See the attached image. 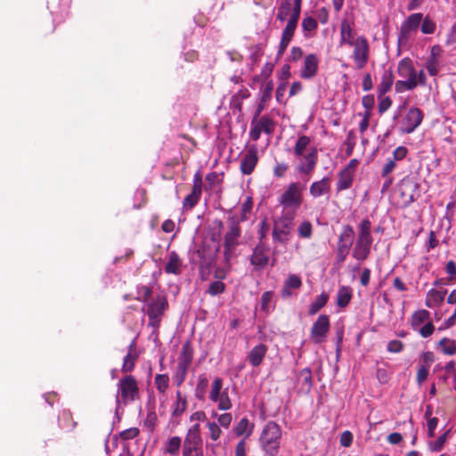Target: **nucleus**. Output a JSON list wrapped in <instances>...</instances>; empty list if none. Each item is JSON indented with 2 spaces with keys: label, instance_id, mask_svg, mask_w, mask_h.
I'll return each instance as SVG.
<instances>
[{
  "label": "nucleus",
  "instance_id": "obj_4",
  "mask_svg": "<svg viewBox=\"0 0 456 456\" xmlns=\"http://www.w3.org/2000/svg\"><path fill=\"white\" fill-rule=\"evenodd\" d=\"M304 186L299 183H290L281 195L279 202L283 207V211H297L303 202Z\"/></svg>",
  "mask_w": 456,
  "mask_h": 456
},
{
  "label": "nucleus",
  "instance_id": "obj_26",
  "mask_svg": "<svg viewBox=\"0 0 456 456\" xmlns=\"http://www.w3.org/2000/svg\"><path fill=\"white\" fill-rule=\"evenodd\" d=\"M330 180L328 177H323L320 181L314 182L309 188V193L314 198L321 197L330 191Z\"/></svg>",
  "mask_w": 456,
  "mask_h": 456
},
{
  "label": "nucleus",
  "instance_id": "obj_20",
  "mask_svg": "<svg viewBox=\"0 0 456 456\" xmlns=\"http://www.w3.org/2000/svg\"><path fill=\"white\" fill-rule=\"evenodd\" d=\"M355 30L353 28L351 23L347 20H343L340 23V41L339 45H350L355 43L357 37Z\"/></svg>",
  "mask_w": 456,
  "mask_h": 456
},
{
  "label": "nucleus",
  "instance_id": "obj_11",
  "mask_svg": "<svg viewBox=\"0 0 456 456\" xmlns=\"http://www.w3.org/2000/svg\"><path fill=\"white\" fill-rule=\"evenodd\" d=\"M121 401L124 404L133 402L139 397V387L135 378L132 375H126L121 379L118 384Z\"/></svg>",
  "mask_w": 456,
  "mask_h": 456
},
{
  "label": "nucleus",
  "instance_id": "obj_5",
  "mask_svg": "<svg viewBox=\"0 0 456 456\" xmlns=\"http://www.w3.org/2000/svg\"><path fill=\"white\" fill-rule=\"evenodd\" d=\"M183 456H203L200 424L189 428L183 441Z\"/></svg>",
  "mask_w": 456,
  "mask_h": 456
},
{
  "label": "nucleus",
  "instance_id": "obj_31",
  "mask_svg": "<svg viewBox=\"0 0 456 456\" xmlns=\"http://www.w3.org/2000/svg\"><path fill=\"white\" fill-rule=\"evenodd\" d=\"M446 292V290L430 289L427 294L425 305L429 308L440 305L444 300Z\"/></svg>",
  "mask_w": 456,
  "mask_h": 456
},
{
  "label": "nucleus",
  "instance_id": "obj_44",
  "mask_svg": "<svg viewBox=\"0 0 456 456\" xmlns=\"http://www.w3.org/2000/svg\"><path fill=\"white\" fill-rule=\"evenodd\" d=\"M418 86L417 80L413 79H406V80H398L395 82V89L396 93H403L405 90L411 91Z\"/></svg>",
  "mask_w": 456,
  "mask_h": 456
},
{
  "label": "nucleus",
  "instance_id": "obj_24",
  "mask_svg": "<svg viewBox=\"0 0 456 456\" xmlns=\"http://www.w3.org/2000/svg\"><path fill=\"white\" fill-rule=\"evenodd\" d=\"M395 81V76L391 69H385L381 77L380 82L378 85V99H380L392 88Z\"/></svg>",
  "mask_w": 456,
  "mask_h": 456
},
{
  "label": "nucleus",
  "instance_id": "obj_64",
  "mask_svg": "<svg viewBox=\"0 0 456 456\" xmlns=\"http://www.w3.org/2000/svg\"><path fill=\"white\" fill-rule=\"evenodd\" d=\"M445 271L449 274L448 281L453 282L456 280V263L450 260L445 266Z\"/></svg>",
  "mask_w": 456,
  "mask_h": 456
},
{
  "label": "nucleus",
  "instance_id": "obj_53",
  "mask_svg": "<svg viewBox=\"0 0 456 456\" xmlns=\"http://www.w3.org/2000/svg\"><path fill=\"white\" fill-rule=\"evenodd\" d=\"M302 28L305 32H314L318 28L317 20L313 17H305L302 20Z\"/></svg>",
  "mask_w": 456,
  "mask_h": 456
},
{
  "label": "nucleus",
  "instance_id": "obj_54",
  "mask_svg": "<svg viewBox=\"0 0 456 456\" xmlns=\"http://www.w3.org/2000/svg\"><path fill=\"white\" fill-rule=\"evenodd\" d=\"M356 136L354 131H349L347 134L345 144L346 145V155L351 156L355 146Z\"/></svg>",
  "mask_w": 456,
  "mask_h": 456
},
{
  "label": "nucleus",
  "instance_id": "obj_36",
  "mask_svg": "<svg viewBox=\"0 0 456 456\" xmlns=\"http://www.w3.org/2000/svg\"><path fill=\"white\" fill-rule=\"evenodd\" d=\"M297 382L304 391L309 392L313 387L312 372L309 368H305L298 372Z\"/></svg>",
  "mask_w": 456,
  "mask_h": 456
},
{
  "label": "nucleus",
  "instance_id": "obj_50",
  "mask_svg": "<svg viewBox=\"0 0 456 456\" xmlns=\"http://www.w3.org/2000/svg\"><path fill=\"white\" fill-rule=\"evenodd\" d=\"M223 379L220 377L215 378L211 385L209 399L211 401L217 400V395L223 391Z\"/></svg>",
  "mask_w": 456,
  "mask_h": 456
},
{
  "label": "nucleus",
  "instance_id": "obj_13",
  "mask_svg": "<svg viewBox=\"0 0 456 456\" xmlns=\"http://www.w3.org/2000/svg\"><path fill=\"white\" fill-rule=\"evenodd\" d=\"M275 129V121L267 115L261 116L259 119L252 118L250 122L249 137L253 141H257L261 133L271 135Z\"/></svg>",
  "mask_w": 456,
  "mask_h": 456
},
{
  "label": "nucleus",
  "instance_id": "obj_15",
  "mask_svg": "<svg viewBox=\"0 0 456 456\" xmlns=\"http://www.w3.org/2000/svg\"><path fill=\"white\" fill-rule=\"evenodd\" d=\"M228 230L224 235V246L237 248L241 236V227L239 217L232 216L228 217Z\"/></svg>",
  "mask_w": 456,
  "mask_h": 456
},
{
  "label": "nucleus",
  "instance_id": "obj_41",
  "mask_svg": "<svg viewBox=\"0 0 456 456\" xmlns=\"http://www.w3.org/2000/svg\"><path fill=\"white\" fill-rule=\"evenodd\" d=\"M329 300V296L326 293H322L315 300L309 305L308 314L314 315L323 308Z\"/></svg>",
  "mask_w": 456,
  "mask_h": 456
},
{
  "label": "nucleus",
  "instance_id": "obj_17",
  "mask_svg": "<svg viewBox=\"0 0 456 456\" xmlns=\"http://www.w3.org/2000/svg\"><path fill=\"white\" fill-rule=\"evenodd\" d=\"M297 169L300 174L310 175L315 168L318 162V150L312 147L307 154H303Z\"/></svg>",
  "mask_w": 456,
  "mask_h": 456
},
{
  "label": "nucleus",
  "instance_id": "obj_8",
  "mask_svg": "<svg viewBox=\"0 0 456 456\" xmlns=\"http://www.w3.org/2000/svg\"><path fill=\"white\" fill-rule=\"evenodd\" d=\"M353 47L352 58L358 69H363L370 59V44L364 36H358Z\"/></svg>",
  "mask_w": 456,
  "mask_h": 456
},
{
  "label": "nucleus",
  "instance_id": "obj_57",
  "mask_svg": "<svg viewBox=\"0 0 456 456\" xmlns=\"http://www.w3.org/2000/svg\"><path fill=\"white\" fill-rule=\"evenodd\" d=\"M225 285L224 282L216 281L210 283L208 287V293L212 296L221 294L224 291Z\"/></svg>",
  "mask_w": 456,
  "mask_h": 456
},
{
  "label": "nucleus",
  "instance_id": "obj_62",
  "mask_svg": "<svg viewBox=\"0 0 456 456\" xmlns=\"http://www.w3.org/2000/svg\"><path fill=\"white\" fill-rule=\"evenodd\" d=\"M429 373V366L428 365H421L417 372V382L419 385H421L428 378Z\"/></svg>",
  "mask_w": 456,
  "mask_h": 456
},
{
  "label": "nucleus",
  "instance_id": "obj_30",
  "mask_svg": "<svg viewBox=\"0 0 456 456\" xmlns=\"http://www.w3.org/2000/svg\"><path fill=\"white\" fill-rule=\"evenodd\" d=\"M302 286L301 278L297 274H289L287 280L284 282L283 288L281 289V297H289L292 295L291 289H300Z\"/></svg>",
  "mask_w": 456,
  "mask_h": 456
},
{
  "label": "nucleus",
  "instance_id": "obj_60",
  "mask_svg": "<svg viewBox=\"0 0 456 456\" xmlns=\"http://www.w3.org/2000/svg\"><path fill=\"white\" fill-rule=\"evenodd\" d=\"M362 104L364 107V111H369L371 114V110L375 104V98L373 94L364 95L362 99Z\"/></svg>",
  "mask_w": 456,
  "mask_h": 456
},
{
  "label": "nucleus",
  "instance_id": "obj_19",
  "mask_svg": "<svg viewBox=\"0 0 456 456\" xmlns=\"http://www.w3.org/2000/svg\"><path fill=\"white\" fill-rule=\"evenodd\" d=\"M319 60L316 54L310 53L305 57L303 66L300 70V77L303 79H311L318 72Z\"/></svg>",
  "mask_w": 456,
  "mask_h": 456
},
{
  "label": "nucleus",
  "instance_id": "obj_42",
  "mask_svg": "<svg viewBox=\"0 0 456 456\" xmlns=\"http://www.w3.org/2000/svg\"><path fill=\"white\" fill-rule=\"evenodd\" d=\"M212 402L217 403V408L221 411L230 410L232 406L227 389H224L219 395H217V400Z\"/></svg>",
  "mask_w": 456,
  "mask_h": 456
},
{
  "label": "nucleus",
  "instance_id": "obj_48",
  "mask_svg": "<svg viewBox=\"0 0 456 456\" xmlns=\"http://www.w3.org/2000/svg\"><path fill=\"white\" fill-rule=\"evenodd\" d=\"M182 444V439L180 436H173L171 437L166 445V452L170 455H175L178 453Z\"/></svg>",
  "mask_w": 456,
  "mask_h": 456
},
{
  "label": "nucleus",
  "instance_id": "obj_52",
  "mask_svg": "<svg viewBox=\"0 0 456 456\" xmlns=\"http://www.w3.org/2000/svg\"><path fill=\"white\" fill-rule=\"evenodd\" d=\"M253 208V200L251 197H247L243 201L240 208V217H239L240 223L248 220V214H249Z\"/></svg>",
  "mask_w": 456,
  "mask_h": 456
},
{
  "label": "nucleus",
  "instance_id": "obj_21",
  "mask_svg": "<svg viewBox=\"0 0 456 456\" xmlns=\"http://www.w3.org/2000/svg\"><path fill=\"white\" fill-rule=\"evenodd\" d=\"M268 347L265 344H258L255 346L248 354L247 355V361L249 362V364L252 367H258L262 364L266 353H267Z\"/></svg>",
  "mask_w": 456,
  "mask_h": 456
},
{
  "label": "nucleus",
  "instance_id": "obj_1",
  "mask_svg": "<svg viewBox=\"0 0 456 456\" xmlns=\"http://www.w3.org/2000/svg\"><path fill=\"white\" fill-rule=\"evenodd\" d=\"M302 0H281L277 9L276 19L281 22L285 21L289 15V19L282 31L281 38L277 52V57H281L289 45L290 44L301 13Z\"/></svg>",
  "mask_w": 456,
  "mask_h": 456
},
{
  "label": "nucleus",
  "instance_id": "obj_32",
  "mask_svg": "<svg viewBox=\"0 0 456 456\" xmlns=\"http://www.w3.org/2000/svg\"><path fill=\"white\" fill-rule=\"evenodd\" d=\"M370 247L371 244L356 240L352 252L353 257L358 261L366 260L370 254Z\"/></svg>",
  "mask_w": 456,
  "mask_h": 456
},
{
  "label": "nucleus",
  "instance_id": "obj_16",
  "mask_svg": "<svg viewBox=\"0 0 456 456\" xmlns=\"http://www.w3.org/2000/svg\"><path fill=\"white\" fill-rule=\"evenodd\" d=\"M258 163V151L256 144L250 145L240 159V170L243 175H248L253 173Z\"/></svg>",
  "mask_w": 456,
  "mask_h": 456
},
{
  "label": "nucleus",
  "instance_id": "obj_59",
  "mask_svg": "<svg viewBox=\"0 0 456 456\" xmlns=\"http://www.w3.org/2000/svg\"><path fill=\"white\" fill-rule=\"evenodd\" d=\"M273 90V82L272 80L268 81L264 89L262 90L261 99L263 102H267L272 98V94Z\"/></svg>",
  "mask_w": 456,
  "mask_h": 456
},
{
  "label": "nucleus",
  "instance_id": "obj_6",
  "mask_svg": "<svg viewBox=\"0 0 456 456\" xmlns=\"http://www.w3.org/2000/svg\"><path fill=\"white\" fill-rule=\"evenodd\" d=\"M354 230L352 225L346 224L343 226L340 235L337 242V251L335 256V264L342 265L347 255L350 252V248L354 242Z\"/></svg>",
  "mask_w": 456,
  "mask_h": 456
},
{
  "label": "nucleus",
  "instance_id": "obj_25",
  "mask_svg": "<svg viewBox=\"0 0 456 456\" xmlns=\"http://www.w3.org/2000/svg\"><path fill=\"white\" fill-rule=\"evenodd\" d=\"M397 72L403 78L417 80L416 70L409 58H403L398 62Z\"/></svg>",
  "mask_w": 456,
  "mask_h": 456
},
{
  "label": "nucleus",
  "instance_id": "obj_40",
  "mask_svg": "<svg viewBox=\"0 0 456 456\" xmlns=\"http://www.w3.org/2000/svg\"><path fill=\"white\" fill-rule=\"evenodd\" d=\"M311 143V138L305 134H301L298 136L295 146H294V155L296 157L303 156L305 151Z\"/></svg>",
  "mask_w": 456,
  "mask_h": 456
},
{
  "label": "nucleus",
  "instance_id": "obj_56",
  "mask_svg": "<svg viewBox=\"0 0 456 456\" xmlns=\"http://www.w3.org/2000/svg\"><path fill=\"white\" fill-rule=\"evenodd\" d=\"M273 297V293L272 291H265L262 294L261 297V310L264 312H269L270 303L272 302Z\"/></svg>",
  "mask_w": 456,
  "mask_h": 456
},
{
  "label": "nucleus",
  "instance_id": "obj_22",
  "mask_svg": "<svg viewBox=\"0 0 456 456\" xmlns=\"http://www.w3.org/2000/svg\"><path fill=\"white\" fill-rule=\"evenodd\" d=\"M183 260L175 251L167 254V261L164 271L167 274L178 275L182 273Z\"/></svg>",
  "mask_w": 456,
  "mask_h": 456
},
{
  "label": "nucleus",
  "instance_id": "obj_45",
  "mask_svg": "<svg viewBox=\"0 0 456 456\" xmlns=\"http://www.w3.org/2000/svg\"><path fill=\"white\" fill-rule=\"evenodd\" d=\"M444 354L447 355L456 354V341L451 338H444L439 342Z\"/></svg>",
  "mask_w": 456,
  "mask_h": 456
},
{
  "label": "nucleus",
  "instance_id": "obj_55",
  "mask_svg": "<svg viewBox=\"0 0 456 456\" xmlns=\"http://www.w3.org/2000/svg\"><path fill=\"white\" fill-rule=\"evenodd\" d=\"M207 427L209 431V436L213 441H216L220 438L222 430L219 428V425L216 422H208Z\"/></svg>",
  "mask_w": 456,
  "mask_h": 456
},
{
  "label": "nucleus",
  "instance_id": "obj_63",
  "mask_svg": "<svg viewBox=\"0 0 456 456\" xmlns=\"http://www.w3.org/2000/svg\"><path fill=\"white\" fill-rule=\"evenodd\" d=\"M408 154V149L404 146H398L393 151V160L401 161L403 160Z\"/></svg>",
  "mask_w": 456,
  "mask_h": 456
},
{
  "label": "nucleus",
  "instance_id": "obj_27",
  "mask_svg": "<svg viewBox=\"0 0 456 456\" xmlns=\"http://www.w3.org/2000/svg\"><path fill=\"white\" fill-rule=\"evenodd\" d=\"M423 20L422 13L416 12L408 16L405 21L401 26V33L403 36L409 35L411 31L416 30Z\"/></svg>",
  "mask_w": 456,
  "mask_h": 456
},
{
  "label": "nucleus",
  "instance_id": "obj_47",
  "mask_svg": "<svg viewBox=\"0 0 456 456\" xmlns=\"http://www.w3.org/2000/svg\"><path fill=\"white\" fill-rule=\"evenodd\" d=\"M154 383L158 391L165 394L169 387V377L167 374H157L154 379Z\"/></svg>",
  "mask_w": 456,
  "mask_h": 456
},
{
  "label": "nucleus",
  "instance_id": "obj_28",
  "mask_svg": "<svg viewBox=\"0 0 456 456\" xmlns=\"http://www.w3.org/2000/svg\"><path fill=\"white\" fill-rule=\"evenodd\" d=\"M193 354L194 350L191 342L190 340L185 341L182 346L177 364L189 368L193 360Z\"/></svg>",
  "mask_w": 456,
  "mask_h": 456
},
{
  "label": "nucleus",
  "instance_id": "obj_37",
  "mask_svg": "<svg viewBox=\"0 0 456 456\" xmlns=\"http://www.w3.org/2000/svg\"><path fill=\"white\" fill-rule=\"evenodd\" d=\"M352 299V289L347 286H341L337 294V305L344 308L348 305Z\"/></svg>",
  "mask_w": 456,
  "mask_h": 456
},
{
  "label": "nucleus",
  "instance_id": "obj_7",
  "mask_svg": "<svg viewBox=\"0 0 456 456\" xmlns=\"http://www.w3.org/2000/svg\"><path fill=\"white\" fill-rule=\"evenodd\" d=\"M418 190L419 183L414 177L410 175L403 177L397 186V193L401 199V205L403 207H408L414 202Z\"/></svg>",
  "mask_w": 456,
  "mask_h": 456
},
{
  "label": "nucleus",
  "instance_id": "obj_9",
  "mask_svg": "<svg viewBox=\"0 0 456 456\" xmlns=\"http://www.w3.org/2000/svg\"><path fill=\"white\" fill-rule=\"evenodd\" d=\"M330 330V320L328 314H321L313 323L310 330V340L314 344L323 343Z\"/></svg>",
  "mask_w": 456,
  "mask_h": 456
},
{
  "label": "nucleus",
  "instance_id": "obj_34",
  "mask_svg": "<svg viewBox=\"0 0 456 456\" xmlns=\"http://www.w3.org/2000/svg\"><path fill=\"white\" fill-rule=\"evenodd\" d=\"M175 402L173 403V417H180L187 409V400L186 397L182 395L180 390H177L175 393Z\"/></svg>",
  "mask_w": 456,
  "mask_h": 456
},
{
  "label": "nucleus",
  "instance_id": "obj_23",
  "mask_svg": "<svg viewBox=\"0 0 456 456\" xmlns=\"http://www.w3.org/2000/svg\"><path fill=\"white\" fill-rule=\"evenodd\" d=\"M139 357V354L136 350V344L134 341H132L128 346L127 354L125 355L123 359V364L121 370L124 373L131 372L135 366V362Z\"/></svg>",
  "mask_w": 456,
  "mask_h": 456
},
{
  "label": "nucleus",
  "instance_id": "obj_38",
  "mask_svg": "<svg viewBox=\"0 0 456 456\" xmlns=\"http://www.w3.org/2000/svg\"><path fill=\"white\" fill-rule=\"evenodd\" d=\"M59 425L62 429L68 431L75 428L77 422L73 420V416L69 410H63L59 415Z\"/></svg>",
  "mask_w": 456,
  "mask_h": 456
},
{
  "label": "nucleus",
  "instance_id": "obj_46",
  "mask_svg": "<svg viewBox=\"0 0 456 456\" xmlns=\"http://www.w3.org/2000/svg\"><path fill=\"white\" fill-rule=\"evenodd\" d=\"M430 317V314L428 310H419L416 311L411 317V326L415 329L419 326L421 323L428 321Z\"/></svg>",
  "mask_w": 456,
  "mask_h": 456
},
{
  "label": "nucleus",
  "instance_id": "obj_12",
  "mask_svg": "<svg viewBox=\"0 0 456 456\" xmlns=\"http://www.w3.org/2000/svg\"><path fill=\"white\" fill-rule=\"evenodd\" d=\"M168 307V303L165 297L158 296L147 306V315L149 317V325L157 329L159 327L162 316Z\"/></svg>",
  "mask_w": 456,
  "mask_h": 456
},
{
  "label": "nucleus",
  "instance_id": "obj_49",
  "mask_svg": "<svg viewBox=\"0 0 456 456\" xmlns=\"http://www.w3.org/2000/svg\"><path fill=\"white\" fill-rule=\"evenodd\" d=\"M189 368L182 365L176 366V370L173 376V381L176 387H180L185 380Z\"/></svg>",
  "mask_w": 456,
  "mask_h": 456
},
{
  "label": "nucleus",
  "instance_id": "obj_61",
  "mask_svg": "<svg viewBox=\"0 0 456 456\" xmlns=\"http://www.w3.org/2000/svg\"><path fill=\"white\" fill-rule=\"evenodd\" d=\"M139 433L140 431L137 428H130L120 433V438L122 440H131L135 438Z\"/></svg>",
  "mask_w": 456,
  "mask_h": 456
},
{
  "label": "nucleus",
  "instance_id": "obj_18",
  "mask_svg": "<svg viewBox=\"0 0 456 456\" xmlns=\"http://www.w3.org/2000/svg\"><path fill=\"white\" fill-rule=\"evenodd\" d=\"M424 115L420 109L411 107L403 118V130L406 134H411L421 124Z\"/></svg>",
  "mask_w": 456,
  "mask_h": 456
},
{
  "label": "nucleus",
  "instance_id": "obj_58",
  "mask_svg": "<svg viewBox=\"0 0 456 456\" xmlns=\"http://www.w3.org/2000/svg\"><path fill=\"white\" fill-rule=\"evenodd\" d=\"M420 28L423 34H433L436 29V24L428 17H426L421 23Z\"/></svg>",
  "mask_w": 456,
  "mask_h": 456
},
{
  "label": "nucleus",
  "instance_id": "obj_29",
  "mask_svg": "<svg viewBox=\"0 0 456 456\" xmlns=\"http://www.w3.org/2000/svg\"><path fill=\"white\" fill-rule=\"evenodd\" d=\"M371 222L365 218L358 225L357 241L372 244L373 239L370 234Z\"/></svg>",
  "mask_w": 456,
  "mask_h": 456
},
{
  "label": "nucleus",
  "instance_id": "obj_51",
  "mask_svg": "<svg viewBox=\"0 0 456 456\" xmlns=\"http://www.w3.org/2000/svg\"><path fill=\"white\" fill-rule=\"evenodd\" d=\"M298 236L303 239H309L313 233V225L309 221L302 222L297 228Z\"/></svg>",
  "mask_w": 456,
  "mask_h": 456
},
{
  "label": "nucleus",
  "instance_id": "obj_2",
  "mask_svg": "<svg viewBox=\"0 0 456 456\" xmlns=\"http://www.w3.org/2000/svg\"><path fill=\"white\" fill-rule=\"evenodd\" d=\"M294 211H283L281 216L273 221V239L281 244H286L291 238L294 228Z\"/></svg>",
  "mask_w": 456,
  "mask_h": 456
},
{
  "label": "nucleus",
  "instance_id": "obj_10",
  "mask_svg": "<svg viewBox=\"0 0 456 456\" xmlns=\"http://www.w3.org/2000/svg\"><path fill=\"white\" fill-rule=\"evenodd\" d=\"M219 247L212 248L209 245L203 243L195 251V255L200 260V270L201 273H208L216 263Z\"/></svg>",
  "mask_w": 456,
  "mask_h": 456
},
{
  "label": "nucleus",
  "instance_id": "obj_33",
  "mask_svg": "<svg viewBox=\"0 0 456 456\" xmlns=\"http://www.w3.org/2000/svg\"><path fill=\"white\" fill-rule=\"evenodd\" d=\"M354 176V175L342 169L338 174V180L336 184L337 191L349 189L353 184Z\"/></svg>",
  "mask_w": 456,
  "mask_h": 456
},
{
  "label": "nucleus",
  "instance_id": "obj_14",
  "mask_svg": "<svg viewBox=\"0 0 456 456\" xmlns=\"http://www.w3.org/2000/svg\"><path fill=\"white\" fill-rule=\"evenodd\" d=\"M270 248L263 241H259L254 248L250 256V264L254 266L255 270L261 271L269 265Z\"/></svg>",
  "mask_w": 456,
  "mask_h": 456
},
{
  "label": "nucleus",
  "instance_id": "obj_43",
  "mask_svg": "<svg viewBox=\"0 0 456 456\" xmlns=\"http://www.w3.org/2000/svg\"><path fill=\"white\" fill-rule=\"evenodd\" d=\"M451 430L448 429L443 435H441L436 441L428 443V449L433 452H440L448 439V436Z\"/></svg>",
  "mask_w": 456,
  "mask_h": 456
},
{
  "label": "nucleus",
  "instance_id": "obj_35",
  "mask_svg": "<svg viewBox=\"0 0 456 456\" xmlns=\"http://www.w3.org/2000/svg\"><path fill=\"white\" fill-rule=\"evenodd\" d=\"M253 429L254 424L250 423L248 418L244 417L234 428V432L237 436H245V438H248L253 433Z\"/></svg>",
  "mask_w": 456,
  "mask_h": 456
},
{
  "label": "nucleus",
  "instance_id": "obj_39",
  "mask_svg": "<svg viewBox=\"0 0 456 456\" xmlns=\"http://www.w3.org/2000/svg\"><path fill=\"white\" fill-rule=\"evenodd\" d=\"M202 191L192 189L191 192L183 200V208L185 210L193 208L200 201Z\"/></svg>",
  "mask_w": 456,
  "mask_h": 456
},
{
  "label": "nucleus",
  "instance_id": "obj_3",
  "mask_svg": "<svg viewBox=\"0 0 456 456\" xmlns=\"http://www.w3.org/2000/svg\"><path fill=\"white\" fill-rule=\"evenodd\" d=\"M281 430L274 421H268L262 430L260 442L265 452L270 456L277 455L280 448Z\"/></svg>",
  "mask_w": 456,
  "mask_h": 456
}]
</instances>
